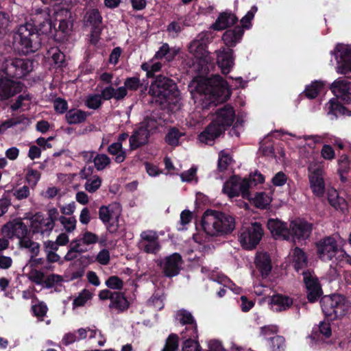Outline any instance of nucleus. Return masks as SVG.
Segmentation results:
<instances>
[{
	"instance_id": "nucleus-1",
	"label": "nucleus",
	"mask_w": 351,
	"mask_h": 351,
	"mask_svg": "<svg viewBox=\"0 0 351 351\" xmlns=\"http://www.w3.org/2000/svg\"><path fill=\"white\" fill-rule=\"evenodd\" d=\"M32 21L36 32L32 24L27 23L19 26L14 34L13 45L19 53L27 54L38 50L41 43L39 34L48 35L55 27L48 8L36 10Z\"/></svg>"
},
{
	"instance_id": "nucleus-2",
	"label": "nucleus",
	"mask_w": 351,
	"mask_h": 351,
	"mask_svg": "<svg viewBox=\"0 0 351 351\" xmlns=\"http://www.w3.org/2000/svg\"><path fill=\"white\" fill-rule=\"evenodd\" d=\"M189 89L195 102H202L205 106L223 102L231 94L227 82L219 75L208 78L196 77Z\"/></svg>"
},
{
	"instance_id": "nucleus-3",
	"label": "nucleus",
	"mask_w": 351,
	"mask_h": 351,
	"mask_svg": "<svg viewBox=\"0 0 351 351\" xmlns=\"http://www.w3.org/2000/svg\"><path fill=\"white\" fill-rule=\"evenodd\" d=\"M33 69V63L28 59L5 60L0 68V101L13 97L22 89L20 82L10 77H22Z\"/></svg>"
},
{
	"instance_id": "nucleus-4",
	"label": "nucleus",
	"mask_w": 351,
	"mask_h": 351,
	"mask_svg": "<svg viewBox=\"0 0 351 351\" xmlns=\"http://www.w3.org/2000/svg\"><path fill=\"white\" fill-rule=\"evenodd\" d=\"M235 119V112L230 106H225L218 109L213 122L198 136V141L204 144H212L227 128L230 127Z\"/></svg>"
},
{
	"instance_id": "nucleus-5",
	"label": "nucleus",
	"mask_w": 351,
	"mask_h": 351,
	"mask_svg": "<svg viewBox=\"0 0 351 351\" xmlns=\"http://www.w3.org/2000/svg\"><path fill=\"white\" fill-rule=\"evenodd\" d=\"M344 243L345 241L339 235L328 237L321 240L317 244L319 257L323 261H333L341 266L346 263L351 265V256L339 247Z\"/></svg>"
},
{
	"instance_id": "nucleus-6",
	"label": "nucleus",
	"mask_w": 351,
	"mask_h": 351,
	"mask_svg": "<svg viewBox=\"0 0 351 351\" xmlns=\"http://www.w3.org/2000/svg\"><path fill=\"white\" fill-rule=\"evenodd\" d=\"M208 43L206 35L199 34L189 45V51L192 54L197 64L201 66L199 71L206 73L214 66L213 58L206 49Z\"/></svg>"
},
{
	"instance_id": "nucleus-7",
	"label": "nucleus",
	"mask_w": 351,
	"mask_h": 351,
	"mask_svg": "<svg viewBox=\"0 0 351 351\" xmlns=\"http://www.w3.org/2000/svg\"><path fill=\"white\" fill-rule=\"evenodd\" d=\"M321 306L324 315L331 319L342 317L350 308L348 301L339 294L324 296L321 300Z\"/></svg>"
},
{
	"instance_id": "nucleus-8",
	"label": "nucleus",
	"mask_w": 351,
	"mask_h": 351,
	"mask_svg": "<svg viewBox=\"0 0 351 351\" xmlns=\"http://www.w3.org/2000/svg\"><path fill=\"white\" fill-rule=\"evenodd\" d=\"M263 236L262 226L258 222H254L241 229L239 241L244 249L251 250L256 247Z\"/></svg>"
},
{
	"instance_id": "nucleus-9",
	"label": "nucleus",
	"mask_w": 351,
	"mask_h": 351,
	"mask_svg": "<svg viewBox=\"0 0 351 351\" xmlns=\"http://www.w3.org/2000/svg\"><path fill=\"white\" fill-rule=\"evenodd\" d=\"M149 93L155 97L165 99L168 101L172 95L177 96L178 94L176 85L173 80L162 75L157 76L155 81L152 83Z\"/></svg>"
},
{
	"instance_id": "nucleus-10",
	"label": "nucleus",
	"mask_w": 351,
	"mask_h": 351,
	"mask_svg": "<svg viewBox=\"0 0 351 351\" xmlns=\"http://www.w3.org/2000/svg\"><path fill=\"white\" fill-rule=\"evenodd\" d=\"M289 135L292 137L291 139L292 143L299 147L301 153L306 152L312 153L315 144L332 141V136L327 133L309 136H296L292 134Z\"/></svg>"
},
{
	"instance_id": "nucleus-11",
	"label": "nucleus",
	"mask_w": 351,
	"mask_h": 351,
	"mask_svg": "<svg viewBox=\"0 0 351 351\" xmlns=\"http://www.w3.org/2000/svg\"><path fill=\"white\" fill-rule=\"evenodd\" d=\"M121 214V208L118 203L102 206L99 209V218L110 232L117 229Z\"/></svg>"
},
{
	"instance_id": "nucleus-12",
	"label": "nucleus",
	"mask_w": 351,
	"mask_h": 351,
	"mask_svg": "<svg viewBox=\"0 0 351 351\" xmlns=\"http://www.w3.org/2000/svg\"><path fill=\"white\" fill-rule=\"evenodd\" d=\"M331 54L337 60V72L343 75L351 73V45L337 44Z\"/></svg>"
},
{
	"instance_id": "nucleus-13",
	"label": "nucleus",
	"mask_w": 351,
	"mask_h": 351,
	"mask_svg": "<svg viewBox=\"0 0 351 351\" xmlns=\"http://www.w3.org/2000/svg\"><path fill=\"white\" fill-rule=\"evenodd\" d=\"M222 191L230 198L241 195L244 199H250L246 180L236 176L231 177L224 183Z\"/></svg>"
},
{
	"instance_id": "nucleus-14",
	"label": "nucleus",
	"mask_w": 351,
	"mask_h": 351,
	"mask_svg": "<svg viewBox=\"0 0 351 351\" xmlns=\"http://www.w3.org/2000/svg\"><path fill=\"white\" fill-rule=\"evenodd\" d=\"M324 170L320 165H311L308 167L309 186L313 193L317 197H322L325 192Z\"/></svg>"
},
{
	"instance_id": "nucleus-15",
	"label": "nucleus",
	"mask_w": 351,
	"mask_h": 351,
	"mask_svg": "<svg viewBox=\"0 0 351 351\" xmlns=\"http://www.w3.org/2000/svg\"><path fill=\"white\" fill-rule=\"evenodd\" d=\"M29 221L30 232L37 239L48 237L53 229V226L40 213L34 215Z\"/></svg>"
},
{
	"instance_id": "nucleus-16",
	"label": "nucleus",
	"mask_w": 351,
	"mask_h": 351,
	"mask_svg": "<svg viewBox=\"0 0 351 351\" xmlns=\"http://www.w3.org/2000/svg\"><path fill=\"white\" fill-rule=\"evenodd\" d=\"M138 244L143 252L149 254H156L161 248L158 233L151 230L141 233Z\"/></svg>"
},
{
	"instance_id": "nucleus-17",
	"label": "nucleus",
	"mask_w": 351,
	"mask_h": 351,
	"mask_svg": "<svg viewBox=\"0 0 351 351\" xmlns=\"http://www.w3.org/2000/svg\"><path fill=\"white\" fill-rule=\"evenodd\" d=\"M158 264L166 276L173 277L178 274L182 267V260L179 254L173 253L163 259L158 260Z\"/></svg>"
},
{
	"instance_id": "nucleus-18",
	"label": "nucleus",
	"mask_w": 351,
	"mask_h": 351,
	"mask_svg": "<svg viewBox=\"0 0 351 351\" xmlns=\"http://www.w3.org/2000/svg\"><path fill=\"white\" fill-rule=\"evenodd\" d=\"M1 231L9 238L16 237L19 242L25 239L27 234V226L20 218L8 222L2 227Z\"/></svg>"
},
{
	"instance_id": "nucleus-19",
	"label": "nucleus",
	"mask_w": 351,
	"mask_h": 351,
	"mask_svg": "<svg viewBox=\"0 0 351 351\" xmlns=\"http://www.w3.org/2000/svg\"><path fill=\"white\" fill-rule=\"evenodd\" d=\"M302 274L307 290V298L310 302H313L317 300L322 294L321 285L313 271H306Z\"/></svg>"
},
{
	"instance_id": "nucleus-20",
	"label": "nucleus",
	"mask_w": 351,
	"mask_h": 351,
	"mask_svg": "<svg viewBox=\"0 0 351 351\" xmlns=\"http://www.w3.org/2000/svg\"><path fill=\"white\" fill-rule=\"evenodd\" d=\"M289 231L290 239L293 242H300L306 239L309 237L311 231V226L306 221L295 220L291 223Z\"/></svg>"
},
{
	"instance_id": "nucleus-21",
	"label": "nucleus",
	"mask_w": 351,
	"mask_h": 351,
	"mask_svg": "<svg viewBox=\"0 0 351 351\" xmlns=\"http://www.w3.org/2000/svg\"><path fill=\"white\" fill-rule=\"evenodd\" d=\"M54 17L59 21V29L63 33H68L73 27V19L68 8L53 7Z\"/></svg>"
},
{
	"instance_id": "nucleus-22",
	"label": "nucleus",
	"mask_w": 351,
	"mask_h": 351,
	"mask_svg": "<svg viewBox=\"0 0 351 351\" xmlns=\"http://www.w3.org/2000/svg\"><path fill=\"white\" fill-rule=\"evenodd\" d=\"M217 64L223 74L228 73L234 66L233 51L221 47L215 51Z\"/></svg>"
},
{
	"instance_id": "nucleus-23",
	"label": "nucleus",
	"mask_w": 351,
	"mask_h": 351,
	"mask_svg": "<svg viewBox=\"0 0 351 351\" xmlns=\"http://www.w3.org/2000/svg\"><path fill=\"white\" fill-rule=\"evenodd\" d=\"M330 89L337 99L346 103L351 101V84L346 80L337 79L331 84Z\"/></svg>"
},
{
	"instance_id": "nucleus-24",
	"label": "nucleus",
	"mask_w": 351,
	"mask_h": 351,
	"mask_svg": "<svg viewBox=\"0 0 351 351\" xmlns=\"http://www.w3.org/2000/svg\"><path fill=\"white\" fill-rule=\"evenodd\" d=\"M217 223L218 237L230 234L235 228V221L233 217L224 213L215 210Z\"/></svg>"
},
{
	"instance_id": "nucleus-25",
	"label": "nucleus",
	"mask_w": 351,
	"mask_h": 351,
	"mask_svg": "<svg viewBox=\"0 0 351 351\" xmlns=\"http://www.w3.org/2000/svg\"><path fill=\"white\" fill-rule=\"evenodd\" d=\"M93 171V168L88 167H84L80 173L81 178L86 180L84 184V189L90 193L96 192L101 184V178L97 175H92Z\"/></svg>"
},
{
	"instance_id": "nucleus-26",
	"label": "nucleus",
	"mask_w": 351,
	"mask_h": 351,
	"mask_svg": "<svg viewBox=\"0 0 351 351\" xmlns=\"http://www.w3.org/2000/svg\"><path fill=\"white\" fill-rule=\"evenodd\" d=\"M215 210H207L202 219V227L205 233L210 237H218L217 223Z\"/></svg>"
},
{
	"instance_id": "nucleus-27",
	"label": "nucleus",
	"mask_w": 351,
	"mask_h": 351,
	"mask_svg": "<svg viewBox=\"0 0 351 351\" xmlns=\"http://www.w3.org/2000/svg\"><path fill=\"white\" fill-rule=\"evenodd\" d=\"M267 228L276 239H290L289 229L284 222L278 219H271L267 221Z\"/></svg>"
},
{
	"instance_id": "nucleus-28",
	"label": "nucleus",
	"mask_w": 351,
	"mask_h": 351,
	"mask_svg": "<svg viewBox=\"0 0 351 351\" xmlns=\"http://www.w3.org/2000/svg\"><path fill=\"white\" fill-rule=\"evenodd\" d=\"M254 263L261 278H267L272 269L269 255L266 252H258L255 258Z\"/></svg>"
},
{
	"instance_id": "nucleus-29",
	"label": "nucleus",
	"mask_w": 351,
	"mask_h": 351,
	"mask_svg": "<svg viewBox=\"0 0 351 351\" xmlns=\"http://www.w3.org/2000/svg\"><path fill=\"white\" fill-rule=\"evenodd\" d=\"M328 201L336 210L342 213H346L348 210L347 200L334 189L328 191Z\"/></svg>"
},
{
	"instance_id": "nucleus-30",
	"label": "nucleus",
	"mask_w": 351,
	"mask_h": 351,
	"mask_svg": "<svg viewBox=\"0 0 351 351\" xmlns=\"http://www.w3.org/2000/svg\"><path fill=\"white\" fill-rule=\"evenodd\" d=\"M269 303L274 311L280 312L289 308L293 304V300L287 295L276 294L269 298Z\"/></svg>"
},
{
	"instance_id": "nucleus-31",
	"label": "nucleus",
	"mask_w": 351,
	"mask_h": 351,
	"mask_svg": "<svg viewBox=\"0 0 351 351\" xmlns=\"http://www.w3.org/2000/svg\"><path fill=\"white\" fill-rule=\"evenodd\" d=\"M149 131L144 128L143 126L139 125L138 129L134 131L132 135L130 138V148L132 150L146 144L149 137Z\"/></svg>"
},
{
	"instance_id": "nucleus-32",
	"label": "nucleus",
	"mask_w": 351,
	"mask_h": 351,
	"mask_svg": "<svg viewBox=\"0 0 351 351\" xmlns=\"http://www.w3.org/2000/svg\"><path fill=\"white\" fill-rule=\"evenodd\" d=\"M244 31L241 27H236L233 29L225 32L222 40L224 44L228 47H234L241 40Z\"/></svg>"
},
{
	"instance_id": "nucleus-33",
	"label": "nucleus",
	"mask_w": 351,
	"mask_h": 351,
	"mask_svg": "<svg viewBox=\"0 0 351 351\" xmlns=\"http://www.w3.org/2000/svg\"><path fill=\"white\" fill-rule=\"evenodd\" d=\"M328 114L330 116L331 119H337L340 116H351V112L344 106L339 104L337 99H332L326 104Z\"/></svg>"
},
{
	"instance_id": "nucleus-34",
	"label": "nucleus",
	"mask_w": 351,
	"mask_h": 351,
	"mask_svg": "<svg viewBox=\"0 0 351 351\" xmlns=\"http://www.w3.org/2000/svg\"><path fill=\"white\" fill-rule=\"evenodd\" d=\"M236 21L237 17L234 14L225 12L219 14L211 27L215 30L220 31L234 25Z\"/></svg>"
},
{
	"instance_id": "nucleus-35",
	"label": "nucleus",
	"mask_w": 351,
	"mask_h": 351,
	"mask_svg": "<svg viewBox=\"0 0 351 351\" xmlns=\"http://www.w3.org/2000/svg\"><path fill=\"white\" fill-rule=\"evenodd\" d=\"M198 333L195 327L191 328V334L184 336V343L182 351H201L200 345L197 341Z\"/></svg>"
},
{
	"instance_id": "nucleus-36",
	"label": "nucleus",
	"mask_w": 351,
	"mask_h": 351,
	"mask_svg": "<svg viewBox=\"0 0 351 351\" xmlns=\"http://www.w3.org/2000/svg\"><path fill=\"white\" fill-rule=\"evenodd\" d=\"M84 25L92 29L101 27L102 17L96 9L88 10L84 18Z\"/></svg>"
},
{
	"instance_id": "nucleus-37",
	"label": "nucleus",
	"mask_w": 351,
	"mask_h": 351,
	"mask_svg": "<svg viewBox=\"0 0 351 351\" xmlns=\"http://www.w3.org/2000/svg\"><path fill=\"white\" fill-rule=\"evenodd\" d=\"M23 272L25 276L32 282L37 285L43 286L45 281V274L38 268L23 267Z\"/></svg>"
},
{
	"instance_id": "nucleus-38",
	"label": "nucleus",
	"mask_w": 351,
	"mask_h": 351,
	"mask_svg": "<svg viewBox=\"0 0 351 351\" xmlns=\"http://www.w3.org/2000/svg\"><path fill=\"white\" fill-rule=\"evenodd\" d=\"M127 93L128 92H126L125 88L124 87H119L115 89L112 86H109L101 90V94L100 95L105 100H108L111 98L120 100L127 95Z\"/></svg>"
},
{
	"instance_id": "nucleus-39",
	"label": "nucleus",
	"mask_w": 351,
	"mask_h": 351,
	"mask_svg": "<svg viewBox=\"0 0 351 351\" xmlns=\"http://www.w3.org/2000/svg\"><path fill=\"white\" fill-rule=\"evenodd\" d=\"M254 205L261 209L267 208L269 206L272 197L269 193L258 192L256 193L254 197L250 196L249 199Z\"/></svg>"
},
{
	"instance_id": "nucleus-40",
	"label": "nucleus",
	"mask_w": 351,
	"mask_h": 351,
	"mask_svg": "<svg viewBox=\"0 0 351 351\" xmlns=\"http://www.w3.org/2000/svg\"><path fill=\"white\" fill-rule=\"evenodd\" d=\"M178 51V49L170 48L167 43H163L156 51L154 58L160 60L164 58L167 62H170L173 60Z\"/></svg>"
},
{
	"instance_id": "nucleus-41",
	"label": "nucleus",
	"mask_w": 351,
	"mask_h": 351,
	"mask_svg": "<svg viewBox=\"0 0 351 351\" xmlns=\"http://www.w3.org/2000/svg\"><path fill=\"white\" fill-rule=\"evenodd\" d=\"M108 152L114 156V160L117 163H121L126 158V151L123 148L121 142H115L110 145Z\"/></svg>"
},
{
	"instance_id": "nucleus-42",
	"label": "nucleus",
	"mask_w": 351,
	"mask_h": 351,
	"mask_svg": "<svg viewBox=\"0 0 351 351\" xmlns=\"http://www.w3.org/2000/svg\"><path fill=\"white\" fill-rule=\"evenodd\" d=\"M65 117L69 124H77L86 120L87 114L79 109H72L66 112Z\"/></svg>"
},
{
	"instance_id": "nucleus-43",
	"label": "nucleus",
	"mask_w": 351,
	"mask_h": 351,
	"mask_svg": "<svg viewBox=\"0 0 351 351\" xmlns=\"http://www.w3.org/2000/svg\"><path fill=\"white\" fill-rule=\"evenodd\" d=\"M293 263L295 269L297 271L306 267L307 265V258L304 252L298 247H295L292 254Z\"/></svg>"
},
{
	"instance_id": "nucleus-44",
	"label": "nucleus",
	"mask_w": 351,
	"mask_h": 351,
	"mask_svg": "<svg viewBox=\"0 0 351 351\" xmlns=\"http://www.w3.org/2000/svg\"><path fill=\"white\" fill-rule=\"evenodd\" d=\"M129 306L127 299L123 295L119 293H114L111 296L110 307L119 311H123L128 308Z\"/></svg>"
},
{
	"instance_id": "nucleus-45",
	"label": "nucleus",
	"mask_w": 351,
	"mask_h": 351,
	"mask_svg": "<svg viewBox=\"0 0 351 351\" xmlns=\"http://www.w3.org/2000/svg\"><path fill=\"white\" fill-rule=\"evenodd\" d=\"M324 90V86L323 82L315 81L306 86L304 94L306 97L313 99L316 97L318 94L322 93Z\"/></svg>"
},
{
	"instance_id": "nucleus-46",
	"label": "nucleus",
	"mask_w": 351,
	"mask_h": 351,
	"mask_svg": "<svg viewBox=\"0 0 351 351\" xmlns=\"http://www.w3.org/2000/svg\"><path fill=\"white\" fill-rule=\"evenodd\" d=\"M154 57L149 61L142 64L141 68L147 72V77H152L155 72L159 71L162 68V64Z\"/></svg>"
},
{
	"instance_id": "nucleus-47",
	"label": "nucleus",
	"mask_w": 351,
	"mask_h": 351,
	"mask_svg": "<svg viewBox=\"0 0 351 351\" xmlns=\"http://www.w3.org/2000/svg\"><path fill=\"white\" fill-rule=\"evenodd\" d=\"M93 294L87 289L82 291L73 301V308L84 306L88 301L90 300Z\"/></svg>"
},
{
	"instance_id": "nucleus-48",
	"label": "nucleus",
	"mask_w": 351,
	"mask_h": 351,
	"mask_svg": "<svg viewBox=\"0 0 351 351\" xmlns=\"http://www.w3.org/2000/svg\"><path fill=\"white\" fill-rule=\"evenodd\" d=\"M19 245L22 248L27 249L32 256H36L40 252V245L27 237L19 242Z\"/></svg>"
},
{
	"instance_id": "nucleus-49",
	"label": "nucleus",
	"mask_w": 351,
	"mask_h": 351,
	"mask_svg": "<svg viewBox=\"0 0 351 351\" xmlns=\"http://www.w3.org/2000/svg\"><path fill=\"white\" fill-rule=\"evenodd\" d=\"M40 173L36 170L33 169L31 167H27L26 169L25 173V180L29 187L32 189H34L37 185L38 181L40 179Z\"/></svg>"
},
{
	"instance_id": "nucleus-50",
	"label": "nucleus",
	"mask_w": 351,
	"mask_h": 351,
	"mask_svg": "<svg viewBox=\"0 0 351 351\" xmlns=\"http://www.w3.org/2000/svg\"><path fill=\"white\" fill-rule=\"evenodd\" d=\"M59 221L67 233L73 232L76 228L77 220L73 216H60Z\"/></svg>"
},
{
	"instance_id": "nucleus-51",
	"label": "nucleus",
	"mask_w": 351,
	"mask_h": 351,
	"mask_svg": "<svg viewBox=\"0 0 351 351\" xmlns=\"http://www.w3.org/2000/svg\"><path fill=\"white\" fill-rule=\"evenodd\" d=\"M350 170V162L346 156H341L338 160V173L343 182L346 180V174Z\"/></svg>"
},
{
	"instance_id": "nucleus-52",
	"label": "nucleus",
	"mask_w": 351,
	"mask_h": 351,
	"mask_svg": "<svg viewBox=\"0 0 351 351\" xmlns=\"http://www.w3.org/2000/svg\"><path fill=\"white\" fill-rule=\"evenodd\" d=\"M267 345L272 351H280L285 346V339L279 335H274L268 337Z\"/></svg>"
},
{
	"instance_id": "nucleus-53",
	"label": "nucleus",
	"mask_w": 351,
	"mask_h": 351,
	"mask_svg": "<svg viewBox=\"0 0 351 351\" xmlns=\"http://www.w3.org/2000/svg\"><path fill=\"white\" fill-rule=\"evenodd\" d=\"M110 162V158L106 154H97L94 160L95 167L98 171L104 170Z\"/></svg>"
},
{
	"instance_id": "nucleus-54",
	"label": "nucleus",
	"mask_w": 351,
	"mask_h": 351,
	"mask_svg": "<svg viewBox=\"0 0 351 351\" xmlns=\"http://www.w3.org/2000/svg\"><path fill=\"white\" fill-rule=\"evenodd\" d=\"M176 319L183 325H189L196 323L191 313L185 310L178 311L176 314Z\"/></svg>"
},
{
	"instance_id": "nucleus-55",
	"label": "nucleus",
	"mask_w": 351,
	"mask_h": 351,
	"mask_svg": "<svg viewBox=\"0 0 351 351\" xmlns=\"http://www.w3.org/2000/svg\"><path fill=\"white\" fill-rule=\"evenodd\" d=\"M182 134L176 129H171L169 131L165 137L166 142L171 146H177L179 144L180 138Z\"/></svg>"
},
{
	"instance_id": "nucleus-56",
	"label": "nucleus",
	"mask_w": 351,
	"mask_h": 351,
	"mask_svg": "<svg viewBox=\"0 0 351 351\" xmlns=\"http://www.w3.org/2000/svg\"><path fill=\"white\" fill-rule=\"evenodd\" d=\"M244 180H246L247 186L249 190L250 189L256 186L258 184L263 183L265 179L261 173L255 171L250 174L248 178H244Z\"/></svg>"
},
{
	"instance_id": "nucleus-57",
	"label": "nucleus",
	"mask_w": 351,
	"mask_h": 351,
	"mask_svg": "<svg viewBox=\"0 0 351 351\" xmlns=\"http://www.w3.org/2000/svg\"><path fill=\"white\" fill-rule=\"evenodd\" d=\"M232 157L226 151H221L219 153L218 167L220 171H223L228 169V167L232 162Z\"/></svg>"
},
{
	"instance_id": "nucleus-58",
	"label": "nucleus",
	"mask_w": 351,
	"mask_h": 351,
	"mask_svg": "<svg viewBox=\"0 0 351 351\" xmlns=\"http://www.w3.org/2000/svg\"><path fill=\"white\" fill-rule=\"evenodd\" d=\"M178 348V337L176 334H171L166 341L165 347L162 351H177Z\"/></svg>"
},
{
	"instance_id": "nucleus-59",
	"label": "nucleus",
	"mask_w": 351,
	"mask_h": 351,
	"mask_svg": "<svg viewBox=\"0 0 351 351\" xmlns=\"http://www.w3.org/2000/svg\"><path fill=\"white\" fill-rule=\"evenodd\" d=\"M31 102V97L28 94L20 95L16 102L11 106L12 110H16L21 107H29Z\"/></svg>"
},
{
	"instance_id": "nucleus-60",
	"label": "nucleus",
	"mask_w": 351,
	"mask_h": 351,
	"mask_svg": "<svg viewBox=\"0 0 351 351\" xmlns=\"http://www.w3.org/2000/svg\"><path fill=\"white\" fill-rule=\"evenodd\" d=\"M219 284L223 285L224 287H228L232 292L236 294H239L241 291V289L237 286H236L230 279H228L224 275L219 276L218 279L217 280Z\"/></svg>"
},
{
	"instance_id": "nucleus-61",
	"label": "nucleus",
	"mask_w": 351,
	"mask_h": 351,
	"mask_svg": "<svg viewBox=\"0 0 351 351\" xmlns=\"http://www.w3.org/2000/svg\"><path fill=\"white\" fill-rule=\"evenodd\" d=\"M49 55L51 56L53 62L58 66H62L64 63V55L57 48H51L48 51Z\"/></svg>"
},
{
	"instance_id": "nucleus-62",
	"label": "nucleus",
	"mask_w": 351,
	"mask_h": 351,
	"mask_svg": "<svg viewBox=\"0 0 351 351\" xmlns=\"http://www.w3.org/2000/svg\"><path fill=\"white\" fill-rule=\"evenodd\" d=\"M102 97L99 94L90 95L87 97L86 104L88 108L97 109L101 104Z\"/></svg>"
},
{
	"instance_id": "nucleus-63",
	"label": "nucleus",
	"mask_w": 351,
	"mask_h": 351,
	"mask_svg": "<svg viewBox=\"0 0 351 351\" xmlns=\"http://www.w3.org/2000/svg\"><path fill=\"white\" fill-rule=\"evenodd\" d=\"M319 337L329 338L332 334V329L330 322L328 321H322L318 325Z\"/></svg>"
},
{
	"instance_id": "nucleus-64",
	"label": "nucleus",
	"mask_w": 351,
	"mask_h": 351,
	"mask_svg": "<svg viewBox=\"0 0 351 351\" xmlns=\"http://www.w3.org/2000/svg\"><path fill=\"white\" fill-rule=\"evenodd\" d=\"M47 306L44 302H39L32 306L34 315L38 317L39 321H42L47 312Z\"/></svg>"
}]
</instances>
